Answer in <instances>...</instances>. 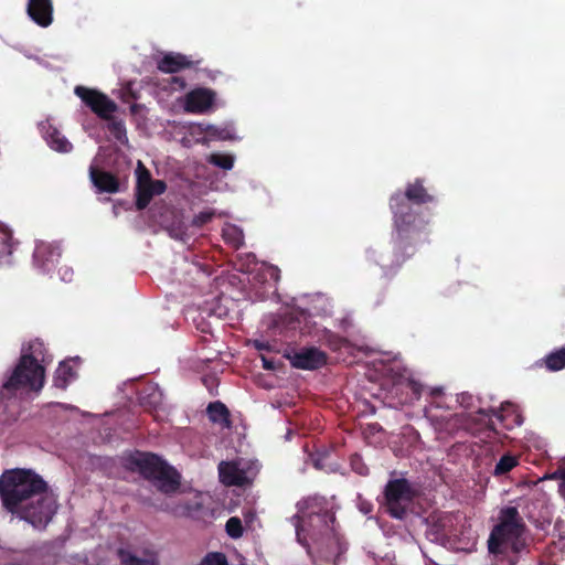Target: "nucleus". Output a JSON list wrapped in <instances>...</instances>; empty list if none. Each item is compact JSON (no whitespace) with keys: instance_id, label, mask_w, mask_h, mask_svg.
Instances as JSON below:
<instances>
[{"instance_id":"9b49d317","label":"nucleus","mask_w":565,"mask_h":565,"mask_svg":"<svg viewBox=\"0 0 565 565\" xmlns=\"http://www.w3.org/2000/svg\"><path fill=\"white\" fill-rule=\"evenodd\" d=\"M215 100L212 89L199 87L185 96V110L192 114H202L209 110Z\"/></svg>"},{"instance_id":"423d86ee","label":"nucleus","mask_w":565,"mask_h":565,"mask_svg":"<svg viewBox=\"0 0 565 565\" xmlns=\"http://www.w3.org/2000/svg\"><path fill=\"white\" fill-rule=\"evenodd\" d=\"M42 343L30 345L31 353H23L3 388L11 392L20 388L40 391L44 385L45 370L34 356Z\"/></svg>"},{"instance_id":"aec40b11","label":"nucleus","mask_w":565,"mask_h":565,"mask_svg":"<svg viewBox=\"0 0 565 565\" xmlns=\"http://www.w3.org/2000/svg\"><path fill=\"white\" fill-rule=\"evenodd\" d=\"M117 557L121 565H158L153 556L139 557L130 550L124 547L117 550Z\"/></svg>"},{"instance_id":"c756f323","label":"nucleus","mask_w":565,"mask_h":565,"mask_svg":"<svg viewBox=\"0 0 565 565\" xmlns=\"http://www.w3.org/2000/svg\"><path fill=\"white\" fill-rule=\"evenodd\" d=\"M260 275L265 281L270 280L276 285L280 279V269L274 265H264Z\"/></svg>"},{"instance_id":"c03bdc74","label":"nucleus","mask_w":565,"mask_h":565,"mask_svg":"<svg viewBox=\"0 0 565 565\" xmlns=\"http://www.w3.org/2000/svg\"><path fill=\"white\" fill-rule=\"evenodd\" d=\"M438 393H440V390H435V391L433 392V394H438Z\"/></svg>"},{"instance_id":"7c9ffc66","label":"nucleus","mask_w":565,"mask_h":565,"mask_svg":"<svg viewBox=\"0 0 565 565\" xmlns=\"http://www.w3.org/2000/svg\"><path fill=\"white\" fill-rule=\"evenodd\" d=\"M350 465L353 471H355L360 476L369 475V467L363 462L360 455L354 454L350 458Z\"/></svg>"},{"instance_id":"f8f14e48","label":"nucleus","mask_w":565,"mask_h":565,"mask_svg":"<svg viewBox=\"0 0 565 565\" xmlns=\"http://www.w3.org/2000/svg\"><path fill=\"white\" fill-rule=\"evenodd\" d=\"M201 61H193L190 56L181 53L169 52L158 60L157 68L166 74L178 73L185 68L199 65Z\"/></svg>"},{"instance_id":"20e7f679","label":"nucleus","mask_w":565,"mask_h":565,"mask_svg":"<svg viewBox=\"0 0 565 565\" xmlns=\"http://www.w3.org/2000/svg\"><path fill=\"white\" fill-rule=\"evenodd\" d=\"M526 524L516 507H503L498 514V523L492 527L488 539V550L493 555L509 552L520 555L527 544Z\"/></svg>"},{"instance_id":"dca6fc26","label":"nucleus","mask_w":565,"mask_h":565,"mask_svg":"<svg viewBox=\"0 0 565 565\" xmlns=\"http://www.w3.org/2000/svg\"><path fill=\"white\" fill-rule=\"evenodd\" d=\"M206 414L211 423L225 429L233 427L231 412L223 402H211L206 407Z\"/></svg>"},{"instance_id":"6e6552de","label":"nucleus","mask_w":565,"mask_h":565,"mask_svg":"<svg viewBox=\"0 0 565 565\" xmlns=\"http://www.w3.org/2000/svg\"><path fill=\"white\" fill-rule=\"evenodd\" d=\"M504 413H511L513 415V424L518 426L522 425L523 419L521 415L515 412L512 404H507L505 406H502L500 411L492 408L488 411L479 409L476 414H471L466 418L463 427L472 435H477L482 431H495L492 417H497L500 422H504Z\"/></svg>"},{"instance_id":"39448f33","label":"nucleus","mask_w":565,"mask_h":565,"mask_svg":"<svg viewBox=\"0 0 565 565\" xmlns=\"http://www.w3.org/2000/svg\"><path fill=\"white\" fill-rule=\"evenodd\" d=\"M127 468L138 471L145 479L152 480L163 493L175 492L180 487L179 475L159 456L150 452H136L127 458Z\"/></svg>"},{"instance_id":"0eeeda50","label":"nucleus","mask_w":565,"mask_h":565,"mask_svg":"<svg viewBox=\"0 0 565 565\" xmlns=\"http://www.w3.org/2000/svg\"><path fill=\"white\" fill-rule=\"evenodd\" d=\"M385 510L394 519L404 520L417 491L405 479H391L384 488Z\"/></svg>"},{"instance_id":"7ed1b4c3","label":"nucleus","mask_w":565,"mask_h":565,"mask_svg":"<svg viewBox=\"0 0 565 565\" xmlns=\"http://www.w3.org/2000/svg\"><path fill=\"white\" fill-rule=\"evenodd\" d=\"M435 202V196L424 186L422 179L407 183L405 192H396L390 199L393 214L394 234L392 237L394 264L402 266L416 253L418 243L428 236L427 221L419 217L413 205Z\"/></svg>"},{"instance_id":"72a5a7b5","label":"nucleus","mask_w":565,"mask_h":565,"mask_svg":"<svg viewBox=\"0 0 565 565\" xmlns=\"http://www.w3.org/2000/svg\"><path fill=\"white\" fill-rule=\"evenodd\" d=\"M252 344L257 351H271V344L268 341L255 339Z\"/></svg>"},{"instance_id":"79ce46f5","label":"nucleus","mask_w":565,"mask_h":565,"mask_svg":"<svg viewBox=\"0 0 565 565\" xmlns=\"http://www.w3.org/2000/svg\"><path fill=\"white\" fill-rule=\"evenodd\" d=\"M44 248H45V247H38V248H36V252H35V256L38 257V256L42 253V250H43Z\"/></svg>"},{"instance_id":"c9c22d12","label":"nucleus","mask_w":565,"mask_h":565,"mask_svg":"<svg viewBox=\"0 0 565 565\" xmlns=\"http://www.w3.org/2000/svg\"><path fill=\"white\" fill-rule=\"evenodd\" d=\"M1 234H2V237H1L2 243L8 245V247H9L8 252L11 253V248L13 246V243H12L13 238H12L11 232L10 231H3Z\"/></svg>"},{"instance_id":"37998d69","label":"nucleus","mask_w":565,"mask_h":565,"mask_svg":"<svg viewBox=\"0 0 565 565\" xmlns=\"http://www.w3.org/2000/svg\"><path fill=\"white\" fill-rule=\"evenodd\" d=\"M137 108H138V105H137V104H134V105L130 107L131 113H136V111H137Z\"/></svg>"},{"instance_id":"c85d7f7f","label":"nucleus","mask_w":565,"mask_h":565,"mask_svg":"<svg viewBox=\"0 0 565 565\" xmlns=\"http://www.w3.org/2000/svg\"><path fill=\"white\" fill-rule=\"evenodd\" d=\"M199 565H228V562L224 553L210 552L204 556Z\"/></svg>"},{"instance_id":"4c0bfd02","label":"nucleus","mask_w":565,"mask_h":565,"mask_svg":"<svg viewBox=\"0 0 565 565\" xmlns=\"http://www.w3.org/2000/svg\"><path fill=\"white\" fill-rule=\"evenodd\" d=\"M409 384H411V387H412L414 394L416 395V397H419V395H420V385L417 384L416 382H411Z\"/></svg>"},{"instance_id":"a878e982","label":"nucleus","mask_w":565,"mask_h":565,"mask_svg":"<svg viewBox=\"0 0 565 565\" xmlns=\"http://www.w3.org/2000/svg\"><path fill=\"white\" fill-rule=\"evenodd\" d=\"M226 533L232 539H238L243 535L244 529L239 518L232 516L225 524Z\"/></svg>"},{"instance_id":"f704fd0d","label":"nucleus","mask_w":565,"mask_h":565,"mask_svg":"<svg viewBox=\"0 0 565 565\" xmlns=\"http://www.w3.org/2000/svg\"><path fill=\"white\" fill-rule=\"evenodd\" d=\"M263 367L268 371H275L277 369V363L274 359L267 358L265 355H260Z\"/></svg>"},{"instance_id":"2eb2a0df","label":"nucleus","mask_w":565,"mask_h":565,"mask_svg":"<svg viewBox=\"0 0 565 565\" xmlns=\"http://www.w3.org/2000/svg\"><path fill=\"white\" fill-rule=\"evenodd\" d=\"M167 183L163 180H156L154 182L142 186L136 191V207L141 211L145 210L152 198L164 193Z\"/></svg>"},{"instance_id":"a19ab883","label":"nucleus","mask_w":565,"mask_h":565,"mask_svg":"<svg viewBox=\"0 0 565 565\" xmlns=\"http://www.w3.org/2000/svg\"><path fill=\"white\" fill-rule=\"evenodd\" d=\"M233 244H234V246H235L236 248H237V247H239V245L242 244V237H241V235H238V237H237V238L233 239Z\"/></svg>"},{"instance_id":"5701e85b","label":"nucleus","mask_w":565,"mask_h":565,"mask_svg":"<svg viewBox=\"0 0 565 565\" xmlns=\"http://www.w3.org/2000/svg\"><path fill=\"white\" fill-rule=\"evenodd\" d=\"M548 371L556 372L565 369V347L557 349L546 355L544 360Z\"/></svg>"},{"instance_id":"58836bf2","label":"nucleus","mask_w":565,"mask_h":565,"mask_svg":"<svg viewBox=\"0 0 565 565\" xmlns=\"http://www.w3.org/2000/svg\"><path fill=\"white\" fill-rule=\"evenodd\" d=\"M558 491L562 494V497L565 499V477L558 484Z\"/></svg>"},{"instance_id":"f3484780","label":"nucleus","mask_w":565,"mask_h":565,"mask_svg":"<svg viewBox=\"0 0 565 565\" xmlns=\"http://www.w3.org/2000/svg\"><path fill=\"white\" fill-rule=\"evenodd\" d=\"M43 130L47 145L55 151L67 153L73 149L72 143L51 124L43 126Z\"/></svg>"},{"instance_id":"e433bc0d","label":"nucleus","mask_w":565,"mask_h":565,"mask_svg":"<svg viewBox=\"0 0 565 565\" xmlns=\"http://www.w3.org/2000/svg\"><path fill=\"white\" fill-rule=\"evenodd\" d=\"M553 479H558L559 482L565 478V468H558L555 470V472L552 475Z\"/></svg>"},{"instance_id":"b1692460","label":"nucleus","mask_w":565,"mask_h":565,"mask_svg":"<svg viewBox=\"0 0 565 565\" xmlns=\"http://www.w3.org/2000/svg\"><path fill=\"white\" fill-rule=\"evenodd\" d=\"M107 129L110 135L121 145L128 143L127 130L125 122L119 119H115L110 116V119H107Z\"/></svg>"},{"instance_id":"2f4dec72","label":"nucleus","mask_w":565,"mask_h":565,"mask_svg":"<svg viewBox=\"0 0 565 565\" xmlns=\"http://www.w3.org/2000/svg\"><path fill=\"white\" fill-rule=\"evenodd\" d=\"M214 216L215 213L212 210L202 211L193 217L192 224L194 226L201 227L210 223L214 218Z\"/></svg>"},{"instance_id":"f257e3e1","label":"nucleus","mask_w":565,"mask_h":565,"mask_svg":"<svg viewBox=\"0 0 565 565\" xmlns=\"http://www.w3.org/2000/svg\"><path fill=\"white\" fill-rule=\"evenodd\" d=\"M297 513L290 518L296 540L316 563L337 564L347 552V542L335 527V514L327 498L309 495L296 504Z\"/></svg>"},{"instance_id":"9d476101","label":"nucleus","mask_w":565,"mask_h":565,"mask_svg":"<svg viewBox=\"0 0 565 565\" xmlns=\"http://www.w3.org/2000/svg\"><path fill=\"white\" fill-rule=\"evenodd\" d=\"M292 367L299 370H318L328 362V355L316 347L301 348L287 355Z\"/></svg>"},{"instance_id":"412c9836","label":"nucleus","mask_w":565,"mask_h":565,"mask_svg":"<svg viewBox=\"0 0 565 565\" xmlns=\"http://www.w3.org/2000/svg\"><path fill=\"white\" fill-rule=\"evenodd\" d=\"M140 404L148 409H156L162 402V393L157 386H148L139 393Z\"/></svg>"},{"instance_id":"bb28decb","label":"nucleus","mask_w":565,"mask_h":565,"mask_svg":"<svg viewBox=\"0 0 565 565\" xmlns=\"http://www.w3.org/2000/svg\"><path fill=\"white\" fill-rule=\"evenodd\" d=\"M210 162L218 168L224 170H230L234 166V159L232 156L222 154V153H212L210 157Z\"/></svg>"},{"instance_id":"a18cd8bd","label":"nucleus","mask_w":565,"mask_h":565,"mask_svg":"<svg viewBox=\"0 0 565 565\" xmlns=\"http://www.w3.org/2000/svg\"><path fill=\"white\" fill-rule=\"evenodd\" d=\"M513 555L515 556V558L519 557V555H515V554H513ZM513 563H516V559H513Z\"/></svg>"},{"instance_id":"ea45409f","label":"nucleus","mask_w":565,"mask_h":565,"mask_svg":"<svg viewBox=\"0 0 565 565\" xmlns=\"http://www.w3.org/2000/svg\"><path fill=\"white\" fill-rule=\"evenodd\" d=\"M173 82L180 84L182 87L185 85L184 79L180 77H173Z\"/></svg>"},{"instance_id":"473e14b6","label":"nucleus","mask_w":565,"mask_h":565,"mask_svg":"<svg viewBox=\"0 0 565 565\" xmlns=\"http://www.w3.org/2000/svg\"><path fill=\"white\" fill-rule=\"evenodd\" d=\"M206 134L210 136V137H216L218 139H227L228 138V134L225 129H221V128H217V127H214V126H210L207 129H206Z\"/></svg>"},{"instance_id":"cd10ccee","label":"nucleus","mask_w":565,"mask_h":565,"mask_svg":"<svg viewBox=\"0 0 565 565\" xmlns=\"http://www.w3.org/2000/svg\"><path fill=\"white\" fill-rule=\"evenodd\" d=\"M326 343L332 351H339L349 344V341L333 332L326 334Z\"/></svg>"},{"instance_id":"393cba45","label":"nucleus","mask_w":565,"mask_h":565,"mask_svg":"<svg viewBox=\"0 0 565 565\" xmlns=\"http://www.w3.org/2000/svg\"><path fill=\"white\" fill-rule=\"evenodd\" d=\"M136 177V191L156 181L152 179L150 171L145 167V164L141 161H138Z\"/></svg>"},{"instance_id":"4468645a","label":"nucleus","mask_w":565,"mask_h":565,"mask_svg":"<svg viewBox=\"0 0 565 565\" xmlns=\"http://www.w3.org/2000/svg\"><path fill=\"white\" fill-rule=\"evenodd\" d=\"M26 11L29 17L42 28L49 26L53 21L52 0H29Z\"/></svg>"},{"instance_id":"a211bd4d","label":"nucleus","mask_w":565,"mask_h":565,"mask_svg":"<svg viewBox=\"0 0 565 565\" xmlns=\"http://www.w3.org/2000/svg\"><path fill=\"white\" fill-rule=\"evenodd\" d=\"M220 480L226 486H241L242 477L235 463L222 461L218 465Z\"/></svg>"},{"instance_id":"ddd939ff","label":"nucleus","mask_w":565,"mask_h":565,"mask_svg":"<svg viewBox=\"0 0 565 565\" xmlns=\"http://www.w3.org/2000/svg\"><path fill=\"white\" fill-rule=\"evenodd\" d=\"M89 179L99 193H118L120 189V180L111 172L99 169L90 164Z\"/></svg>"},{"instance_id":"4be33fe9","label":"nucleus","mask_w":565,"mask_h":565,"mask_svg":"<svg viewBox=\"0 0 565 565\" xmlns=\"http://www.w3.org/2000/svg\"><path fill=\"white\" fill-rule=\"evenodd\" d=\"M516 466H519L518 456L507 452L497 462L492 475L494 477H502L509 473Z\"/></svg>"},{"instance_id":"1a4fd4ad","label":"nucleus","mask_w":565,"mask_h":565,"mask_svg":"<svg viewBox=\"0 0 565 565\" xmlns=\"http://www.w3.org/2000/svg\"><path fill=\"white\" fill-rule=\"evenodd\" d=\"M74 93L99 118L110 119V115L117 111V104L106 94L85 86H76Z\"/></svg>"},{"instance_id":"6ab92c4d","label":"nucleus","mask_w":565,"mask_h":565,"mask_svg":"<svg viewBox=\"0 0 565 565\" xmlns=\"http://www.w3.org/2000/svg\"><path fill=\"white\" fill-rule=\"evenodd\" d=\"M76 379V372L67 361L60 363L54 374V386L61 390H65L68 384Z\"/></svg>"},{"instance_id":"f03ea898","label":"nucleus","mask_w":565,"mask_h":565,"mask_svg":"<svg viewBox=\"0 0 565 565\" xmlns=\"http://www.w3.org/2000/svg\"><path fill=\"white\" fill-rule=\"evenodd\" d=\"M0 497L7 511L34 527H45L56 511V500L47 483L31 469L15 468L0 477Z\"/></svg>"}]
</instances>
